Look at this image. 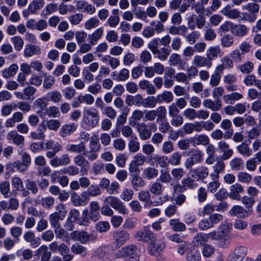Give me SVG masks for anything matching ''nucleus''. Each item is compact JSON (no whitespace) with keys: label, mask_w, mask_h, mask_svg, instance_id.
Segmentation results:
<instances>
[{"label":"nucleus","mask_w":261,"mask_h":261,"mask_svg":"<svg viewBox=\"0 0 261 261\" xmlns=\"http://www.w3.org/2000/svg\"><path fill=\"white\" fill-rule=\"evenodd\" d=\"M44 114L50 117H58L60 115L59 108L56 106H51L47 108Z\"/></svg>","instance_id":"obj_59"},{"label":"nucleus","mask_w":261,"mask_h":261,"mask_svg":"<svg viewBox=\"0 0 261 261\" xmlns=\"http://www.w3.org/2000/svg\"><path fill=\"white\" fill-rule=\"evenodd\" d=\"M208 241L206 233H198L194 237L193 243L194 246H200Z\"/></svg>","instance_id":"obj_42"},{"label":"nucleus","mask_w":261,"mask_h":261,"mask_svg":"<svg viewBox=\"0 0 261 261\" xmlns=\"http://www.w3.org/2000/svg\"><path fill=\"white\" fill-rule=\"evenodd\" d=\"M139 86L141 89L146 90L149 95H153L156 93L155 87L147 80L141 81L139 83Z\"/></svg>","instance_id":"obj_29"},{"label":"nucleus","mask_w":261,"mask_h":261,"mask_svg":"<svg viewBox=\"0 0 261 261\" xmlns=\"http://www.w3.org/2000/svg\"><path fill=\"white\" fill-rule=\"evenodd\" d=\"M238 180L240 182L248 184H249L252 177L251 174L246 172H240L237 175Z\"/></svg>","instance_id":"obj_54"},{"label":"nucleus","mask_w":261,"mask_h":261,"mask_svg":"<svg viewBox=\"0 0 261 261\" xmlns=\"http://www.w3.org/2000/svg\"><path fill=\"white\" fill-rule=\"evenodd\" d=\"M10 190V183L8 181H4L0 184V192L4 198L9 197V193Z\"/></svg>","instance_id":"obj_61"},{"label":"nucleus","mask_w":261,"mask_h":261,"mask_svg":"<svg viewBox=\"0 0 261 261\" xmlns=\"http://www.w3.org/2000/svg\"><path fill=\"white\" fill-rule=\"evenodd\" d=\"M256 3V2H253L252 3H248L242 6V9L246 10L248 12H250L256 15L259 10V5Z\"/></svg>","instance_id":"obj_52"},{"label":"nucleus","mask_w":261,"mask_h":261,"mask_svg":"<svg viewBox=\"0 0 261 261\" xmlns=\"http://www.w3.org/2000/svg\"><path fill=\"white\" fill-rule=\"evenodd\" d=\"M189 173L192 178L203 180L208 176L209 170L205 166H200L197 168L191 169L190 170Z\"/></svg>","instance_id":"obj_6"},{"label":"nucleus","mask_w":261,"mask_h":261,"mask_svg":"<svg viewBox=\"0 0 261 261\" xmlns=\"http://www.w3.org/2000/svg\"><path fill=\"white\" fill-rule=\"evenodd\" d=\"M193 65L196 67H206L210 68L212 66V62H210L208 59L206 57L199 55L195 56L192 61Z\"/></svg>","instance_id":"obj_18"},{"label":"nucleus","mask_w":261,"mask_h":261,"mask_svg":"<svg viewBox=\"0 0 261 261\" xmlns=\"http://www.w3.org/2000/svg\"><path fill=\"white\" fill-rule=\"evenodd\" d=\"M45 2L44 0H33L30 4L29 10L32 14L36 13L37 10L41 9L44 5Z\"/></svg>","instance_id":"obj_41"},{"label":"nucleus","mask_w":261,"mask_h":261,"mask_svg":"<svg viewBox=\"0 0 261 261\" xmlns=\"http://www.w3.org/2000/svg\"><path fill=\"white\" fill-rule=\"evenodd\" d=\"M40 53V47L33 44L27 45L24 50V55L25 57H30L34 55H38Z\"/></svg>","instance_id":"obj_36"},{"label":"nucleus","mask_w":261,"mask_h":261,"mask_svg":"<svg viewBox=\"0 0 261 261\" xmlns=\"http://www.w3.org/2000/svg\"><path fill=\"white\" fill-rule=\"evenodd\" d=\"M131 186L132 188L136 191H138L139 188H143L145 185V182L143 178L138 174L132 175Z\"/></svg>","instance_id":"obj_27"},{"label":"nucleus","mask_w":261,"mask_h":261,"mask_svg":"<svg viewBox=\"0 0 261 261\" xmlns=\"http://www.w3.org/2000/svg\"><path fill=\"white\" fill-rule=\"evenodd\" d=\"M238 152L242 155L245 156H249L252 154V149L246 143H243L238 145L237 147Z\"/></svg>","instance_id":"obj_48"},{"label":"nucleus","mask_w":261,"mask_h":261,"mask_svg":"<svg viewBox=\"0 0 261 261\" xmlns=\"http://www.w3.org/2000/svg\"><path fill=\"white\" fill-rule=\"evenodd\" d=\"M38 256L41 257V261H48L51 257V252L48 250L46 245L41 246L37 250Z\"/></svg>","instance_id":"obj_32"},{"label":"nucleus","mask_w":261,"mask_h":261,"mask_svg":"<svg viewBox=\"0 0 261 261\" xmlns=\"http://www.w3.org/2000/svg\"><path fill=\"white\" fill-rule=\"evenodd\" d=\"M192 154L188 158L185 163L184 166L187 169H191L195 164H199L203 161V153L198 149H192Z\"/></svg>","instance_id":"obj_3"},{"label":"nucleus","mask_w":261,"mask_h":261,"mask_svg":"<svg viewBox=\"0 0 261 261\" xmlns=\"http://www.w3.org/2000/svg\"><path fill=\"white\" fill-rule=\"evenodd\" d=\"M137 250V247L134 244L122 247L116 253V256L118 258H122L128 256L129 258H133L135 256H138L136 252Z\"/></svg>","instance_id":"obj_9"},{"label":"nucleus","mask_w":261,"mask_h":261,"mask_svg":"<svg viewBox=\"0 0 261 261\" xmlns=\"http://www.w3.org/2000/svg\"><path fill=\"white\" fill-rule=\"evenodd\" d=\"M42 75L44 77L43 84L44 88L46 89H51L55 83V78L51 75H47L46 73H43Z\"/></svg>","instance_id":"obj_57"},{"label":"nucleus","mask_w":261,"mask_h":261,"mask_svg":"<svg viewBox=\"0 0 261 261\" xmlns=\"http://www.w3.org/2000/svg\"><path fill=\"white\" fill-rule=\"evenodd\" d=\"M247 253V248L242 246H237L231 254L232 261H241Z\"/></svg>","instance_id":"obj_13"},{"label":"nucleus","mask_w":261,"mask_h":261,"mask_svg":"<svg viewBox=\"0 0 261 261\" xmlns=\"http://www.w3.org/2000/svg\"><path fill=\"white\" fill-rule=\"evenodd\" d=\"M7 138L17 146L24 144V137L15 130L10 131L7 135Z\"/></svg>","instance_id":"obj_24"},{"label":"nucleus","mask_w":261,"mask_h":261,"mask_svg":"<svg viewBox=\"0 0 261 261\" xmlns=\"http://www.w3.org/2000/svg\"><path fill=\"white\" fill-rule=\"evenodd\" d=\"M171 52L170 48L163 47L159 48L154 52L153 55H156V57L161 61H165L167 59L168 56Z\"/></svg>","instance_id":"obj_33"},{"label":"nucleus","mask_w":261,"mask_h":261,"mask_svg":"<svg viewBox=\"0 0 261 261\" xmlns=\"http://www.w3.org/2000/svg\"><path fill=\"white\" fill-rule=\"evenodd\" d=\"M99 117L97 110L94 107H90L84 113V121L88 126L94 127L99 122Z\"/></svg>","instance_id":"obj_2"},{"label":"nucleus","mask_w":261,"mask_h":261,"mask_svg":"<svg viewBox=\"0 0 261 261\" xmlns=\"http://www.w3.org/2000/svg\"><path fill=\"white\" fill-rule=\"evenodd\" d=\"M105 203H108L114 209L121 214L125 215L128 213V210L126 206L118 198L113 196H108L105 199Z\"/></svg>","instance_id":"obj_4"},{"label":"nucleus","mask_w":261,"mask_h":261,"mask_svg":"<svg viewBox=\"0 0 261 261\" xmlns=\"http://www.w3.org/2000/svg\"><path fill=\"white\" fill-rule=\"evenodd\" d=\"M23 239L25 242L30 243V246L33 248L38 247L41 243L40 239L36 237L34 232L31 230L24 233Z\"/></svg>","instance_id":"obj_15"},{"label":"nucleus","mask_w":261,"mask_h":261,"mask_svg":"<svg viewBox=\"0 0 261 261\" xmlns=\"http://www.w3.org/2000/svg\"><path fill=\"white\" fill-rule=\"evenodd\" d=\"M110 225L108 221H101L96 224L95 228L100 233L107 232L109 230Z\"/></svg>","instance_id":"obj_58"},{"label":"nucleus","mask_w":261,"mask_h":261,"mask_svg":"<svg viewBox=\"0 0 261 261\" xmlns=\"http://www.w3.org/2000/svg\"><path fill=\"white\" fill-rule=\"evenodd\" d=\"M210 139L205 135H199L191 138V144L194 146L198 145L207 146L210 143Z\"/></svg>","instance_id":"obj_23"},{"label":"nucleus","mask_w":261,"mask_h":261,"mask_svg":"<svg viewBox=\"0 0 261 261\" xmlns=\"http://www.w3.org/2000/svg\"><path fill=\"white\" fill-rule=\"evenodd\" d=\"M218 146L221 152L223 153L222 159L227 160L229 159L233 153V151L230 148L229 144L224 140H221L218 143Z\"/></svg>","instance_id":"obj_11"},{"label":"nucleus","mask_w":261,"mask_h":261,"mask_svg":"<svg viewBox=\"0 0 261 261\" xmlns=\"http://www.w3.org/2000/svg\"><path fill=\"white\" fill-rule=\"evenodd\" d=\"M169 224L175 231H183L186 229L185 224L178 219H172L169 220Z\"/></svg>","instance_id":"obj_35"},{"label":"nucleus","mask_w":261,"mask_h":261,"mask_svg":"<svg viewBox=\"0 0 261 261\" xmlns=\"http://www.w3.org/2000/svg\"><path fill=\"white\" fill-rule=\"evenodd\" d=\"M77 125L74 124L63 125L60 130V134L62 137H65L73 133Z\"/></svg>","instance_id":"obj_40"},{"label":"nucleus","mask_w":261,"mask_h":261,"mask_svg":"<svg viewBox=\"0 0 261 261\" xmlns=\"http://www.w3.org/2000/svg\"><path fill=\"white\" fill-rule=\"evenodd\" d=\"M61 172L64 174H67L70 176H74L79 174V169L75 166L71 165L62 169Z\"/></svg>","instance_id":"obj_63"},{"label":"nucleus","mask_w":261,"mask_h":261,"mask_svg":"<svg viewBox=\"0 0 261 261\" xmlns=\"http://www.w3.org/2000/svg\"><path fill=\"white\" fill-rule=\"evenodd\" d=\"M18 67L16 64H12L9 68L2 71V75L5 79H8L15 75L18 70Z\"/></svg>","instance_id":"obj_49"},{"label":"nucleus","mask_w":261,"mask_h":261,"mask_svg":"<svg viewBox=\"0 0 261 261\" xmlns=\"http://www.w3.org/2000/svg\"><path fill=\"white\" fill-rule=\"evenodd\" d=\"M203 105L204 107L213 111H217L221 108L222 103L220 100L216 99L215 101H213L212 99H207L203 101Z\"/></svg>","instance_id":"obj_31"},{"label":"nucleus","mask_w":261,"mask_h":261,"mask_svg":"<svg viewBox=\"0 0 261 261\" xmlns=\"http://www.w3.org/2000/svg\"><path fill=\"white\" fill-rule=\"evenodd\" d=\"M165 248V244L161 241H158L148 245V250L150 254L154 256L160 255Z\"/></svg>","instance_id":"obj_19"},{"label":"nucleus","mask_w":261,"mask_h":261,"mask_svg":"<svg viewBox=\"0 0 261 261\" xmlns=\"http://www.w3.org/2000/svg\"><path fill=\"white\" fill-rule=\"evenodd\" d=\"M74 164L81 168V172L83 175H87L88 169L87 167L89 165V162L82 155L79 154L73 158Z\"/></svg>","instance_id":"obj_16"},{"label":"nucleus","mask_w":261,"mask_h":261,"mask_svg":"<svg viewBox=\"0 0 261 261\" xmlns=\"http://www.w3.org/2000/svg\"><path fill=\"white\" fill-rule=\"evenodd\" d=\"M229 196L231 199L240 200L241 194L244 192L243 186L239 183H236L230 187Z\"/></svg>","instance_id":"obj_12"},{"label":"nucleus","mask_w":261,"mask_h":261,"mask_svg":"<svg viewBox=\"0 0 261 261\" xmlns=\"http://www.w3.org/2000/svg\"><path fill=\"white\" fill-rule=\"evenodd\" d=\"M103 34V29L102 28L97 29L92 34L88 35V42L92 44V45H95L97 41L101 38Z\"/></svg>","instance_id":"obj_22"},{"label":"nucleus","mask_w":261,"mask_h":261,"mask_svg":"<svg viewBox=\"0 0 261 261\" xmlns=\"http://www.w3.org/2000/svg\"><path fill=\"white\" fill-rule=\"evenodd\" d=\"M187 261H201V255L199 251L193 248L186 254Z\"/></svg>","instance_id":"obj_44"},{"label":"nucleus","mask_w":261,"mask_h":261,"mask_svg":"<svg viewBox=\"0 0 261 261\" xmlns=\"http://www.w3.org/2000/svg\"><path fill=\"white\" fill-rule=\"evenodd\" d=\"M229 165L233 171H239L244 168V162L241 158H233L229 162Z\"/></svg>","instance_id":"obj_38"},{"label":"nucleus","mask_w":261,"mask_h":261,"mask_svg":"<svg viewBox=\"0 0 261 261\" xmlns=\"http://www.w3.org/2000/svg\"><path fill=\"white\" fill-rule=\"evenodd\" d=\"M149 192L155 196H159L162 192V185L159 182H153L149 188Z\"/></svg>","instance_id":"obj_62"},{"label":"nucleus","mask_w":261,"mask_h":261,"mask_svg":"<svg viewBox=\"0 0 261 261\" xmlns=\"http://www.w3.org/2000/svg\"><path fill=\"white\" fill-rule=\"evenodd\" d=\"M221 13L230 19H237L240 16V12L237 9L231 8L228 5L221 10Z\"/></svg>","instance_id":"obj_20"},{"label":"nucleus","mask_w":261,"mask_h":261,"mask_svg":"<svg viewBox=\"0 0 261 261\" xmlns=\"http://www.w3.org/2000/svg\"><path fill=\"white\" fill-rule=\"evenodd\" d=\"M23 118V114L20 112H16L13 113L12 117L8 118L5 122L6 127H12L15 126V123L22 121Z\"/></svg>","instance_id":"obj_21"},{"label":"nucleus","mask_w":261,"mask_h":261,"mask_svg":"<svg viewBox=\"0 0 261 261\" xmlns=\"http://www.w3.org/2000/svg\"><path fill=\"white\" fill-rule=\"evenodd\" d=\"M159 171L156 169L149 167L144 169L142 176L144 178L150 180L157 177Z\"/></svg>","instance_id":"obj_39"},{"label":"nucleus","mask_w":261,"mask_h":261,"mask_svg":"<svg viewBox=\"0 0 261 261\" xmlns=\"http://www.w3.org/2000/svg\"><path fill=\"white\" fill-rule=\"evenodd\" d=\"M154 161L162 168H165L168 166V157L165 155H156L154 157Z\"/></svg>","instance_id":"obj_60"},{"label":"nucleus","mask_w":261,"mask_h":261,"mask_svg":"<svg viewBox=\"0 0 261 261\" xmlns=\"http://www.w3.org/2000/svg\"><path fill=\"white\" fill-rule=\"evenodd\" d=\"M137 129L141 140H146L151 136V130L149 129L146 124L142 122L137 125Z\"/></svg>","instance_id":"obj_17"},{"label":"nucleus","mask_w":261,"mask_h":261,"mask_svg":"<svg viewBox=\"0 0 261 261\" xmlns=\"http://www.w3.org/2000/svg\"><path fill=\"white\" fill-rule=\"evenodd\" d=\"M195 178L191 177H187L184 178L181 180V184L184 185L185 189L193 190L198 187V185L195 182Z\"/></svg>","instance_id":"obj_45"},{"label":"nucleus","mask_w":261,"mask_h":261,"mask_svg":"<svg viewBox=\"0 0 261 261\" xmlns=\"http://www.w3.org/2000/svg\"><path fill=\"white\" fill-rule=\"evenodd\" d=\"M234 39L232 36L226 34L221 39V45L223 47H229L233 44Z\"/></svg>","instance_id":"obj_55"},{"label":"nucleus","mask_w":261,"mask_h":261,"mask_svg":"<svg viewBox=\"0 0 261 261\" xmlns=\"http://www.w3.org/2000/svg\"><path fill=\"white\" fill-rule=\"evenodd\" d=\"M159 103L158 97L149 96L143 99V107L145 108H153Z\"/></svg>","instance_id":"obj_47"},{"label":"nucleus","mask_w":261,"mask_h":261,"mask_svg":"<svg viewBox=\"0 0 261 261\" xmlns=\"http://www.w3.org/2000/svg\"><path fill=\"white\" fill-rule=\"evenodd\" d=\"M72 239L80 241L83 244L89 240V234L86 231H74L71 233Z\"/></svg>","instance_id":"obj_30"},{"label":"nucleus","mask_w":261,"mask_h":261,"mask_svg":"<svg viewBox=\"0 0 261 261\" xmlns=\"http://www.w3.org/2000/svg\"><path fill=\"white\" fill-rule=\"evenodd\" d=\"M249 29L243 24H233L231 33L238 37H243L248 33Z\"/></svg>","instance_id":"obj_25"},{"label":"nucleus","mask_w":261,"mask_h":261,"mask_svg":"<svg viewBox=\"0 0 261 261\" xmlns=\"http://www.w3.org/2000/svg\"><path fill=\"white\" fill-rule=\"evenodd\" d=\"M101 193L99 188L97 185H91L88 188L86 192L82 193V196L83 197H85L86 195L87 194L89 196L95 197L100 195Z\"/></svg>","instance_id":"obj_43"},{"label":"nucleus","mask_w":261,"mask_h":261,"mask_svg":"<svg viewBox=\"0 0 261 261\" xmlns=\"http://www.w3.org/2000/svg\"><path fill=\"white\" fill-rule=\"evenodd\" d=\"M99 24V20L95 17L91 18L86 21L85 23V28L86 30H90L95 28Z\"/></svg>","instance_id":"obj_64"},{"label":"nucleus","mask_w":261,"mask_h":261,"mask_svg":"<svg viewBox=\"0 0 261 261\" xmlns=\"http://www.w3.org/2000/svg\"><path fill=\"white\" fill-rule=\"evenodd\" d=\"M55 233L57 238L63 241H67L70 239L68 232L61 226L55 228Z\"/></svg>","instance_id":"obj_46"},{"label":"nucleus","mask_w":261,"mask_h":261,"mask_svg":"<svg viewBox=\"0 0 261 261\" xmlns=\"http://www.w3.org/2000/svg\"><path fill=\"white\" fill-rule=\"evenodd\" d=\"M181 160V154L179 152H174L172 153L168 159V163L173 166H178L180 165Z\"/></svg>","instance_id":"obj_51"},{"label":"nucleus","mask_w":261,"mask_h":261,"mask_svg":"<svg viewBox=\"0 0 261 261\" xmlns=\"http://www.w3.org/2000/svg\"><path fill=\"white\" fill-rule=\"evenodd\" d=\"M134 237L137 240L144 242H152L155 239V234L146 227L136 231Z\"/></svg>","instance_id":"obj_5"},{"label":"nucleus","mask_w":261,"mask_h":261,"mask_svg":"<svg viewBox=\"0 0 261 261\" xmlns=\"http://www.w3.org/2000/svg\"><path fill=\"white\" fill-rule=\"evenodd\" d=\"M229 213L230 215L236 216L240 219H244L250 216L252 211L247 210L241 205H234L229 210Z\"/></svg>","instance_id":"obj_8"},{"label":"nucleus","mask_w":261,"mask_h":261,"mask_svg":"<svg viewBox=\"0 0 261 261\" xmlns=\"http://www.w3.org/2000/svg\"><path fill=\"white\" fill-rule=\"evenodd\" d=\"M156 117H157L156 121L164 120L167 119V110L164 106H160L155 111Z\"/></svg>","instance_id":"obj_56"},{"label":"nucleus","mask_w":261,"mask_h":261,"mask_svg":"<svg viewBox=\"0 0 261 261\" xmlns=\"http://www.w3.org/2000/svg\"><path fill=\"white\" fill-rule=\"evenodd\" d=\"M151 194L148 190H141L138 194V199L145 203V207H150L152 203L150 200Z\"/></svg>","instance_id":"obj_26"},{"label":"nucleus","mask_w":261,"mask_h":261,"mask_svg":"<svg viewBox=\"0 0 261 261\" xmlns=\"http://www.w3.org/2000/svg\"><path fill=\"white\" fill-rule=\"evenodd\" d=\"M70 163V159L67 154H63L60 157L55 156L51 159L50 162V165L53 167L59 166H65Z\"/></svg>","instance_id":"obj_10"},{"label":"nucleus","mask_w":261,"mask_h":261,"mask_svg":"<svg viewBox=\"0 0 261 261\" xmlns=\"http://www.w3.org/2000/svg\"><path fill=\"white\" fill-rule=\"evenodd\" d=\"M159 103L162 101H165L167 103H170L173 99V95L171 92L165 91L157 96Z\"/></svg>","instance_id":"obj_50"},{"label":"nucleus","mask_w":261,"mask_h":261,"mask_svg":"<svg viewBox=\"0 0 261 261\" xmlns=\"http://www.w3.org/2000/svg\"><path fill=\"white\" fill-rule=\"evenodd\" d=\"M98 57L101 58L100 60L102 62L108 64L112 69H116L120 65V62L118 58L109 55L105 56L99 55Z\"/></svg>","instance_id":"obj_14"},{"label":"nucleus","mask_w":261,"mask_h":261,"mask_svg":"<svg viewBox=\"0 0 261 261\" xmlns=\"http://www.w3.org/2000/svg\"><path fill=\"white\" fill-rule=\"evenodd\" d=\"M100 206L96 201H91L89 204V210L85 209L83 211L82 217L79 221L80 225L87 226L90 220L96 222L100 218L99 211Z\"/></svg>","instance_id":"obj_1"},{"label":"nucleus","mask_w":261,"mask_h":261,"mask_svg":"<svg viewBox=\"0 0 261 261\" xmlns=\"http://www.w3.org/2000/svg\"><path fill=\"white\" fill-rule=\"evenodd\" d=\"M221 53V49L219 46L210 47L206 51V56L210 62L217 59Z\"/></svg>","instance_id":"obj_28"},{"label":"nucleus","mask_w":261,"mask_h":261,"mask_svg":"<svg viewBox=\"0 0 261 261\" xmlns=\"http://www.w3.org/2000/svg\"><path fill=\"white\" fill-rule=\"evenodd\" d=\"M6 168L9 171L12 172H14L15 169L20 172H23L28 170L26 166H24L20 161H16L12 163L7 164Z\"/></svg>","instance_id":"obj_37"},{"label":"nucleus","mask_w":261,"mask_h":261,"mask_svg":"<svg viewBox=\"0 0 261 261\" xmlns=\"http://www.w3.org/2000/svg\"><path fill=\"white\" fill-rule=\"evenodd\" d=\"M66 149L68 151L80 153L85 152L86 151V146L84 143L81 142L78 144H69L66 146Z\"/></svg>","instance_id":"obj_34"},{"label":"nucleus","mask_w":261,"mask_h":261,"mask_svg":"<svg viewBox=\"0 0 261 261\" xmlns=\"http://www.w3.org/2000/svg\"><path fill=\"white\" fill-rule=\"evenodd\" d=\"M113 237L114 243L117 247H120L130 238L129 233L125 230H117L113 232Z\"/></svg>","instance_id":"obj_7"},{"label":"nucleus","mask_w":261,"mask_h":261,"mask_svg":"<svg viewBox=\"0 0 261 261\" xmlns=\"http://www.w3.org/2000/svg\"><path fill=\"white\" fill-rule=\"evenodd\" d=\"M240 200L247 210L252 211V208L255 202V199L248 196H244L241 197Z\"/></svg>","instance_id":"obj_53"}]
</instances>
